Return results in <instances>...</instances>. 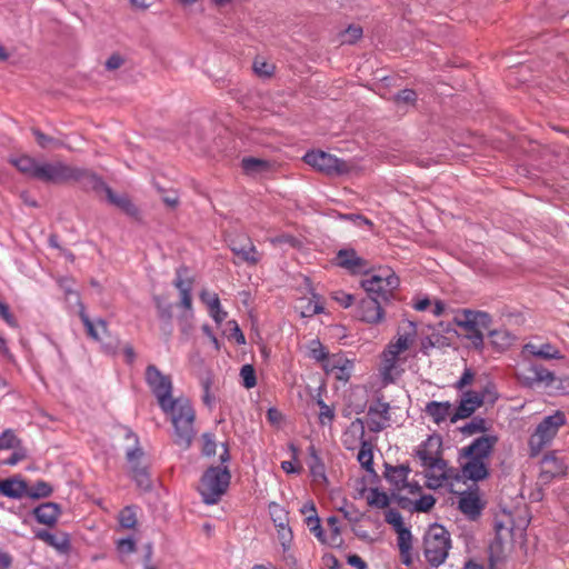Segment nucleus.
Instances as JSON below:
<instances>
[{
  "instance_id": "nucleus-36",
  "label": "nucleus",
  "mask_w": 569,
  "mask_h": 569,
  "mask_svg": "<svg viewBox=\"0 0 569 569\" xmlns=\"http://www.w3.org/2000/svg\"><path fill=\"white\" fill-rule=\"evenodd\" d=\"M106 196L111 204L118 207L127 214L131 217H136L138 214L137 207L131 202V200L126 194H116L112 191V189H108Z\"/></svg>"
},
{
  "instance_id": "nucleus-37",
  "label": "nucleus",
  "mask_w": 569,
  "mask_h": 569,
  "mask_svg": "<svg viewBox=\"0 0 569 569\" xmlns=\"http://www.w3.org/2000/svg\"><path fill=\"white\" fill-rule=\"evenodd\" d=\"M308 451H309V457H310L308 466H309L311 476L313 477L315 480H323V481L327 480L325 463L322 462L321 458L319 457L315 446H310L308 448Z\"/></svg>"
},
{
  "instance_id": "nucleus-55",
  "label": "nucleus",
  "mask_w": 569,
  "mask_h": 569,
  "mask_svg": "<svg viewBox=\"0 0 569 569\" xmlns=\"http://www.w3.org/2000/svg\"><path fill=\"white\" fill-rule=\"evenodd\" d=\"M154 302L158 309L159 318L170 322L172 319V305L164 302L160 297H154Z\"/></svg>"
},
{
  "instance_id": "nucleus-38",
  "label": "nucleus",
  "mask_w": 569,
  "mask_h": 569,
  "mask_svg": "<svg viewBox=\"0 0 569 569\" xmlns=\"http://www.w3.org/2000/svg\"><path fill=\"white\" fill-rule=\"evenodd\" d=\"M241 167L247 174H256L269 171L271 163L263 159L248 157L242 159Z\"/></svg>"
},
{
  "instance_id": "nucleus-54",
  "label": "nucleus",
  "mask_w": 569,
  "mask_h": 569,
  "mask_svg": "<svg viewBox=\"0 0 569 569\" xmlns=\"http://www.w3.org/2000/svg\"><path fill=\"white\" fill-rule=\"evenodd\" d=\"M320 412H319V421L321 425H329L332 422L335 418V410L328 406L322 399H318L317 401Z\"/></svg>"
},
{
  "instance_id": "nucleus-62",
  "label": "nucleus",
  "mask_w": 569,
  "mask_h": 569,
  "mask_svg": "<svg viewBox=\"0 0 569 569\" xmlns=\"http://www.w3.org/2000/svg\"><path fill=\"white\" fill-rule=\"evenodd\" d=\"M211 318L216 321L217 325H221L227 319V311H224L221 307L220 302H213L211 308L208 309Z\"/></svg>"
},
{
  "instance_id": "nucleus-27",
  "label": "nucleus",
  "mask_w": 569,
  "mask_h": 569,
  "mask_svg": "<svg viewBox=\"0 0 569 569\" xmlns=\"http://www.w3.org/2000/svg\"><path fill=\"white\" fill-rule=\"evenodd\" d=\"M79 317L87 329L88 336L93 340L102 342L103 337L109 335L108 325L103 319L99 318L92 321L83 308H81Z\"/></svg>"
},
{
  "instance_id": "nucleus-40",
  "label": "nucleus",
  "mask_w": 569,
  "mask_h": 569,
  "mask_svg": "<svg viewBox=\"0 0 569 569\" xmlns=\"http://www.w3.org/2000/svg\"><path fill=\"white\" fill-rule=\"evenodd\" d=\"M308 357L317 362H320L323 367L326 361H328L331 356L318 339H313L308 345Z\"/></svg>"
},
{
  "instance_id": "nucleus-6",
  "label": "nucleus",
  "mask_w": 569,
  "mask_h": 569,
  "mask_svg": "<svg viewBox=\"0 0 569 569\" xmlns=\"http://www.w3.org/2000/svg\"><path fill=\"white\" fill-rule=\"evenodd\" d=\"M398 276L389 268L379 269L378 273L361 281V287L368 296L381 301H389L393 291L399 287Z\"/></svg>"
},
{
  "instance_id": "nucleus-34",
  "label": "nucleus",
  "mask_w": 569,
  "mask_h": 569,
  "mask_svg": "<svg viewBox=\"0 0 569 569\" xmlns=\"http://www.w3.org/2000/svg\"><path fill=\"white\" fill-rule=\"evenodd\" d=\"M83 174L77 182H81L83 189L93 190L96 192H104L107 194V190L111 189L99 176L96 173L83 169Z\"/></svg>"
},
{
  "instance_id": "nucleus-30",
  "label": "nucleus",
  "mask_w": 569,
  "mask_h": 569,
  "mask_svg": "<svg viewBox=\"0 0 569 569\" xmlns=\"http://www.w3.org/2000/svg\"><path fill=\"white\" fill-rule=\"evenodd\" d=\"M27 492V482L19 477L0 480V493L7 498L20 499Z\"/></svg>"
},
{
  "instance_id": "nucleus-53",
  "label": "nucleus",
  "mask_w": 569,
  "mask_h": 569,
  "mask_svg": "<svg viewBox=\"0 0 569 569\" xmlns=\"http://www.w3.org/2000/svg\"><path fill=\"white\" fill-rule=\"evenodd\" d=\"M323 312V306L320 303L319 299H308L306 300V305L301 307V317H312L315 315Z\"/></svg>"
},
{
  "instance_id": "nucleus-7",
  "label": "nucleus",
  "mask_w": 569,
  "mask_h": 569,
  "mask_svg": "<svg viewBox=\"0 0 569 569\" xmlns=\"http://www.w3.org/2000/svg\"><path fill=\"white\" fill-rule=\"evenodd\" d=\"M82 174V168L70 166L63 161H43L39 164L36 179L46 183L61 184L78 181Z\"/></svg>"
},
{
  "instance_id": "nucleus-21",
  "label": "nucleus",
  "mask_w": 569,
  "mask_h": 569,
  "mask_svg": "<svg viewBox=\"0 0 569 569\" xmlns=\"http://www.w3.org/2000/svg\"><path fill=\"white\" fill-rule=\"evenodd\" d=\"M458 508L469 519H477L483 509L478 488L461 492L458 499Z\"/></svg>"
},
{
  "instance_id": "nucleus-32",
  "label": "nucleus",
  "mask_w": 569,
  "mask_h": 569,
  "mask_svg": "<svg viewBox=\"0 0 569 569\" xmlns=\"http://www.w3.org/2000/svg\"><path fill=\"white\" fill-rule=\"evenodd\" d=\"M36 538L53 547L60 552H67L70 548V540L67 535L57 536L46 529L38 530Z\"/></svg>"
},
{
  "instance_id": "nucleus-39",
  "label": "nucleus",
  "mask_w": 569,
  "mask_h": 569,
  "mask_svg": "<svg viewBox=\"0 0 569 569\" xmlns=\"http://www.w3.org/2000/svg\"><path fill=\"white\" fill-rule=\"evenodd\" d=\"M433 442L437 445V447L439 448L440 447V441L439 440H435L432 438H429L427 441H425L420 447L419 449L417 450V457L419 458V460L421 461V466L425 468L426 466H428L429 463H432V461H429L428 458L430 459H438L439 458V452L438 450L436 451H432L430 449V447L433 445Z\"/></svg>"
},
{
  "instance_id": "nucleus-29",
  "label": "nucleus",
  "mask_w": 569,
  "mask_h": 569,
  "mask_svg": "<svg viewBox=\"0 0 569 569\" xmlns=\"http://www.w3.org/2000/svg\"><path fill=\"white\" fill-rule=\"evenodd\" d=\"M61 512L60 506L54 502H44L33 509L36 520L46 526H53Z\"/></svg>"
},
{
  "instance_id": "nucleus-57",
  "label": "nucleus",
  "mask_w": 569,
  "mask_h": 569,
  "mask_svg": "<svg viewBox=\"0 0 569 569\" xmlns=\"http://www.w3.org/2000/svg\"><path fill=\"white\" fill-rule=\"evenodd\" d=\"M385 520L392 526L395 531L406 527L401 513L396 509H389L385 515Z\"/></svg>"
},
{
  "instance_id": "nucleus-42",
  "label": "nucleus",
  "mask_w": 569,
  "mask_h": 569,
  "mask_svg": "<svg viewBox=\"0 0 569 569\" xmlns=\"http://www.w3.org/2000/svg\"><path fill=\"white\" fill-rule=\"evenodd\" d=\"M132 479L137 483L138 488L143 491H149L152 488V481L150 479V475L148 468L144 466H136L133 467V472L131 473Z\"/></svg>"
},
{
  "instance_id": "nucleus-24",
  "label": "nucleus",
  "mask_w": 569,
  "mask_h": 569,
  "mask_svg": "<svg viewBox=\"0 0 569 569\" xmlns=\"http://www.w3.org/2000/svg\"><path fill=\"white\" fill-rule=\"evenodd\" d=\"M300 512L306 517L305 522L310 532L315 535L320 543L327 545L328 538L322 529L320 518L317 515V509L313 502L309 501L305 503L301 507Z\"/></svg>"
},
{
  "instance_id": "nucleus-64",
  "label": "nucleus",
  "mask_w": 569,
  "mask_h": 569,
  "mask_svg": "<svg viewBox=\"0 0 569 569\" xmlns=\"http://www.w3.org/2000/svg\"><path fill=\"white\" fill-rule=\"evenodd\" d=\"M417 99V93L412 89H403L396 94V101L402 103H413Z\"/></svg>"
},
{
  "instance_id": "nucleus-44",
  "label": "nucleus",
  "mask_w": 569,
  "mask_h": 569,
  "mask_svg": "<svg viewBox=\"0 0 569 569\" xmlns=\"http://www.w3.org/2000/svg\"><path fill=\"white\" fill-rule=\"evenodd\" d=\"M327 525L330 530V535L327 536L328 541L327 545L331 547H338L342 543V539L340 537L341 529L339 527V519L336 516H330L327 519Z\"/></svg>"
},
{
  "instance_id": "nucleus-52",
  "label": "nucleus",
  "mask_w": 569,
  "mask_h": 569,
  "mask_svg": "<svg viewBox=\"0 0 569 569\" xmlns=\"http://www.w3.org/2000/svg\"><path fill=\"white\" fill-rule=\"evenodd\" d=\"M363 30L360 26L350 24L342 33V43L352 44L362 37Z\"/></svg>"
},
{
  "instance_id": "nucleus-11",
  "label": "nucleus",
  "mask_w": 569,
  "mask_h": 569,
  "mask_svg": "<svg viewBox=\"0 0 569 569\" xmlns=\"http://www.w3.org/2000/svg\"><path fill=\"white\" fill-rule=\"evenodd\" d=\"M458 407L450 417V421L456 423L459 420L471 417L478 408L483 405L485 396L475 390L460 391Z\"/></svg>"
},
{
  "instance_id": "nucleus-13",
  "label": "nucleus",
  "mask_w": 569,
  "mask_h": 569,
  "mask_svg": "<svg viewBox=\"0 0 569 569\" xmlns=\"http://www.w3.org/2000/svg\"><path fill=\"white\" fill-rule=\"evenodd\" d=\"M461 477L467 480L480 481L489 476L490 461L476 456L460 455Z\"/></svg>"
},
{
  "instance_id": "nucleus-23",
  "label": "nucleus",
  "mask_w": 569,
  "mask_h": 569,
  "mask_svg": "<svg viewBox=\"0 0 569 569\" xmlns=\"http://www.w3.org/2000/svg\"><path fill=\"white\" fill-rule=\"evenodd\" d=\"M567 470L566 462L558 458L555 452L545 455L541 460L540 479L548 482L552 478L563 476Z\"/></svg>"
},
{
  "instance_id": "nucleus-10",
  "label": "nucleus",
  "mask_w": 569,
  "mask_h": 569,
  "mask_svg": "<svg viewBox=\"0 0 569 569\" xmlns=\"http://www.w3.org/2000/svg\"><path fill=\"white\" fill-rule=\"evenodd\" d=\"M146 382L157 398L160 408H164V405L173 399L170 377L163 375L154 365L147 367Z\"/></svg>"
},
{
  "instance_id": "nucleus-48",
  "label": "nucleus",
  "mask_w": 569,
  "mask_h": 569,
  "mask_svg": "<svg viewBox=\"0 0 569 569\" xmlns=\"http://www.w3.org/2000/svg\"><path fill=\"white\" fill-rule=\"evenodd\" d=\"M277 528L278 539L282 546L283 551L286 552L290 549L292 542V531L290 527L284 522L277 523Z\"/></svg>"
},
{
  "instance_id": "nucleus-3",
  "label": "nucleus",
  "mask_w": 569,
  "mask_h": 569,
  "mask_svg": "<svg viewBox=\"0 0 569 569\" xmlns=\"http://www.w3.org/2000/svg\"><path fill=\"white\" fill-rule=\"evenodd\" d=\"M451 549L450 532L439 523H432L423 536V556L432 567H439L448 558Z\"/></svg>"
},
{
  "instance_id": "nucleus-31",
  "label": "nucleus",
  "mask_w": 569,
  "mask_h": 569,
  "mask_svg": "<svg viewBox=\"0 0 569 569\" xmlns=\"http://www.w3.org/2000/svg\"><path fill=\"white\" fill-rule=\"evenodd\" d=\"M452 406L449 401H429L426 405L425 412L436 423H441L450 418Z\"/></svg>"
},
{
  "instance_id": "nucleus-47",
  "label": "nucleus",
  "mask_w": 569,
  "mask_h": 569,
  "mask_svg": "<svg viewBox=\"0 0 569 569\" xmlns=\"http://www.w3.org/2000/svg\"><path fill=\"white\" fill-rule=\"evenodd\" d=\"M21 445V440L17 437L14 430L6 429L0 435V450L17 449Z\"/></svg>"
},
{
  "instance_id": "nucleus-43",
  "label": "nucleus",
  "mask_w": 569,
  "mask_h": 569,
  "mask_svg": "<svg viewBox=\"0 0 569 569\" xmlns=\"http://www.w3.org/2000/svg\"><path fill=\"white\" fill-rule=\"evenodd\" d=\"M367 503L370 507L383 509L387 508L390 503V499L388 495L383 491H380L378 488H370L366 496Z\"/></svg>"
},
{
  "instance_id": "nucleus-9",
  "label": "nucleus",
  "mask_w": 569,
  "mask_h": 569,
  "mask_svg": "<svg viewBox=\"0 0 569 569\" xmlns=\"http://www.w3.org/2000/svg\"><path fill=\"white\" fill-rule=\"evenodd\" d=\"M303 161L319 172L328 176L347 173L349 166L346 161L322 150H310L303 156Z\"/></svg>"
},
{
  "instance_id": "nucleus-20",
  "label": "nucleus",
  "mask_w": 569,
  "mask_h": 569,
  "mask_svg": "<svg viewBox=\"0 0 569 569\" xmlns=\"http://www.w3.org/2000/svg\"><path fill=\"white\" fill-rule=\"evenodd\" d=\"M521 355L523 358L530 356L542 360H561L565 358L561 351L550 342L541 345L527 342L522 347Z\"/></svg>"
},
{
  "instance_id": "nucleus-17",
  "label": "nucleus",
  "mask_w": 569,
  "mask_h": 569,
  "mask_svg": "<svg viewBox=\"0 0 569 569\" xmlns=\"http://www.w3.org/2000/svg\"><path fill=\"white\" fill-rule=\"evenodd\" d=\"M337 266L348 270L351 274L366 272L369 268L367 260L358 256L355 249H340L336 256Z\"/></svg>"
},
{
  "instance_id": "nucleus-1",
  "label": "nucleus",
  "mask_w": 569,
  "mask_h": 569,
  "mask_svg": "<svg viewBox=\"0 0 569 569\" xmlns=\"http://www.w3.org/2000/svg\"><path fill=\"white\" fill-rule=\"evenodd\" d=\"M161 410L170 417L174 443L183 450L190 448L196 436V412L190 400L183 397L172 399Z\"/></svg>"
},
{
  "instance_id": "nucleus-26",
  "label": "nucleus",
  "mask_w": 569,
  "mask_h": 569,
  "mask_svg": "<svg viewBox=\"0 0 569 569\" xmlns=\"http://www.w3.org/2000/svg\"><path fill=\"white\" fill-rule=\"evenodd\" d=\"M187 274V268L180 267L176 270V279L173 281V286L179 290L180 293V303L181 306L187 309H192V297H191V290H192V279L186 278Z\"/></svg>"
},
{
  "instance_id": "nucleus-33",
  "label": "nucleus",
  "mask_w": 569,
  "mask_h": 569,
  "mask_svg": "<svg viewBox=\"0 0 569 569\" xmlns=\"http://www.w3.org/2000/svg\"><path fill=\"white\" fill-rule=\"evenodd\" d=\"M10 162L23 174L29 178L36 179L37 170L39 169L40 162L34 158L23 154L17 158H11Z\"/></svg>"
},
{
  "instance_id": "nucleus-16",
  "label": "nucleus",
  "mask_w": 569,
  "mask_h": 569,
  "mask_svg": "<svg viewBox=\"0 0 569 569\" xmlns=\"http://www.w3.org/2000/svg\"><path fill=\"white\" fill-rule=\"evenodd\" d=\"M353 361L342 353L331 355L330 359L323 365L327 375L333 376L337 380L347 382L353 370Z\"/></svg>"
},
{
  "instance_id": "nucleus-14",
  "label": "nucleus",
  "mask_w": 569,
  "mask_h": 569,
  "mask_svg": "<svg viewBox=\"0 0 569 569\" xmlns=\"http://www.w3.org/2000/svg\"><path fill=\"white\" fill-rule=\"evenodd\" d=\"M428 460L432 461V463L425 467L427 485L429 488H440L455 477L453 471L448 469L447 462L441 457L438 459L428 458Z\"/></svg>"
},
{
  "instance_id": "nucleus-56",
  "label": "nucleus",
  "mask_w": 569,
  "mask_h": 569,
  "mask_svg": "<svg viewBox=\"0 0 569 569\" xmlns=\"http://www.w3.org/2000/svg\"><path fill=\"white\" fill-rule=\"evenodd\" d=\"M475 380V372L470 368H465L461 377L453 383L457 391H466V387L472 385Z\"/></svg>"
},
{
  "instance_id": "nucleus-63",
  "label": "nucleus",
  "mask_w": 569,
  "mask_h": 569,
  "mask_svg": "<svg viewBox=\"0 0 569 569\" xmlns=\"http://www.w3.org/2000/svg\"><path fill=\"white\" fill-rule=\"evenodd\" d=\"M253 70L260 77H270L273 73L274 67L268 62L254 60Z\"/></svg>"
},
{
  "instance_id": "nucleus-2",
  "label": "nucleus",
  "mask_w": 569,
  "mask_h": 569,
  "mask_svg": "<svg viewBox=\"0 0 569 569\" xmlns=\"http://www.w3.org/2000/svg\"><path fill=\"white\" fill-rule=\"evenodd\" d=\"M408 327L410 330L405 331L403 333L399 330L396 340L390 341L382 352L379 373L385 385L395 382L396 378L399 376V356L407 351L415 342L416 328L412 322H410Z\"/></svg>"
},
{
  "instance_id": "nucleus-28",
  "label": "nucleus",
  "mask_w": 569,
  "mask_h": 569,
  "mask_svg": "<svg viewBox=\"0 0 569 569\" xmlns=\"http://www.w3.org/2000/svg\"><path fill=\"white\" fill-rule=\"evenodd\" d=\"M410 473V468L408 466H388L386 468L385 477L388 482H390L396 491L406 490L408 482V476Z\"/></svg>"
},
{
  "instance_id": "nucleus-51",
  "label": "nucleus",
  "mask_w": 569,
  "mask_h": 569,
  "mask_svg": "<svg viewBox=\"0 0 569 569\" xmlns=\"http://www.w3.org/2000/svg\"><path fill=\"white\" fill-rule=\"evenodd\" d=\"M240 377L246 389H251L257 385L256 370L252 365H244L240 369Z\"/></svg>"
},
{
  "instance_id": "nucleus-58",
  "label": "nucleus",
  "mask_w": 569,
  "mask_h": 569,
  "mask_svg": "<svg viewBox=\"0 0 569 569\" xmlns=\"http://www.w3.org/2000/svg\"><path fill=\"white\" fill-rule=\"evenodd\" d=\"M211 385H212V379L210 377H207V378L202 379V381H201V387H202V390H203L202 401L210 409L216 403V398L210 392Z\"/></svg>"
},
{
  "instance_id": "nucleus-19",
  "label": "nucleus",
  "mask_w": 569,
  "mask_h": 569,
  "mask_svg": "<svg viewBox=\"0 0 569 569\" xmlns=\"http://www.w3.org/2000/svg\"><path fill=\"white\" fill-rule=\"evenodd\" d=\"M390 406L388 402L378 399L376 403L368 409V427L372 432H380L390 420Z\"/></svg>"
},
{
  "instance_id": "nucleus-60",
  "label": "nucleus",
  "mask_w": 569,
  "mask_h": 569,
  "mask_svg": "<svg viewBox=\"0 0 569 569\" xmlns=\"http://www.w3.org/2000/svg\"><path fill=\"white\" fill-rule=\"evenodd\" d=\"M270 242L273 246H288L291 248H296L300 244L299 240L296 237L288 233L270 238Z\"/></svg>"
},
{
  "instance_id": "nucleus-15",
  "label": "nucleus",
  "mask_w": 569,
  "mask_h": 569,
  "mask_svg": "<svg viewBox=\"0 0 569 569\" xmlns=\"http://www.w3.org/2000/svg\"><path fill=\"white\" fill-rule=\"evenodd\" d=\"M497 442V436L482 435L473 439L470 445L461 448V456H476L490 461V457Z\"/></svg>"
},
{
  "instance_id": "nucleus-22",
  "label": "nucleus",
  "mask_w": 569,
  "mask_h": 569,
  "mask_svg": "<svg viewBox=\"0 0 569 569\" xmlns=\"http://www.w3.org/2000/svg\"><path fill=\"white\" fill-rule=\"evenodd\" d=\"M357 315L360 320L371 325L380 323L385 318L380 300L370 296L368 299L361 300Z\"/></svg>"
},
{
  "instance_id": "nucleus-5",
  "label": "nucleus",
  "mask_w": 569,
  "mask_h": 569,
  "mask_svg": "<svg viewBox=\"0 0 569 569\" xmlns=\"http://www.w3.org/2000/svg\"><path fill=\"white\" fill-rule=\"evenodd\" d=\"M567 423L566 415L557 410L552 415L545 417L536 427L529 439L530 456L535 457L548 445L559 431V428Z\"/></svg>"
},
{
  "instance_id": "nucleus-12",
  "label": "nucleus",
  "mask_w": 569,
  "mask_h": 569,
  "mask_svg": "<svg viewBox=\"0 0 569 569\" xmlns=\"http://www.w3.org/2000/svg\"><path fill=\"white\" fill-rule=\"evenodd\" d=\"M518 378L523 386L529 388L540 383L550 386L556 380V376L552 371L536 363H528L518 373Z\"/></svg>"
},
{
  "instance_id": "nucleus-45",
  "label": "nucleus",
  "mask_w": 569,
  "mask_h": 569,
  "mask_svg": "<svg viewBox=\"0 0 569 569\" xmlns=\"http://www.w3.org/2000/svg\"><path fill=\"white\" fill-rule=\"evenodd\" d=\"M488 430L487 421L481 417H473L469 422L460 428L465 436H472Z\"/></svg>"
},
{
  "instance_id": "nucleus-49",
  "label": "nucleus",
  "mask_w": 569,
  "mask_h": 569,
  "mask_svg": "<svg viewBox=\"0 0 569 569\" xmlns=\"http://www.w3.org/2000/svg\"><path fill=\"white\" fill-rule=\"evenodd\" d=\"M398 535V547L401 553H407L412 548V535L409 528L403 527L396 531Z\"/></svg>"
},
{
  "instance_id": "nucleus-46",
  "label": "nucleus",
  "mask_w": 569,
  "mask_h": 569,
  "mask_svg": "<svg viewBox=\"0 0 569 569\" xmlns=\"http://www.w3.org/2000/svg\"><path fill=\"white\" fill-rule=\"evenodd\" d=\"M52 493V487L46 481H37L30 489L27 488L26 495L32 499L47 498Z\"/></svg>"
},
{
  "instance_id": "nucleus-61",
  "label": "nucleus",
  "mask_w": 569,
  "mask_h": 569,
  "mask_svg": "<svg viewBox=\"0 0 569 569\" xmlns=\"http://www.w3.org/2000/svg\"><path fill=\"white\" fill-rule=\"evenodd\" d=\"M436 503V499L431 495H425L421 496L416 502H415V510L419 512H427L429 511Z\"/></svg>"
},
{
  "instance_id": "nucleus-59",
  "label": "nucleus",
  "mask_w": 569,
  "mask_h": 569,
  "mask_svg": "<svg viewBox=\"0 0 569 569\" xmlns=\"http://www.w3.org/2000/svg\"><path fill=\"white\" fill-rule=\"evenodd\" d=\"M217 442L214 439V435L212 433H203L202 435V453L207 457H211L216 455Z\"/></svg>"
},
{
  "instance_id": "nucleus-4",
  "label": "nucleus",
  "mask_w": 569,
  "mask_h": 569,
  "mask_svg": "<svg viewBox=\"0 0 569 569\" xmlns=\"http://www.w3.org/2000/svg\"><path fill=\"white\" fill-rule=\"evenodd\" d=\"M231 480L228 466L210 467L200 479L199 493L206 505L217 503L227 492Z\"/></svg>"
},
{
  "instance_id": "nucleus-50",
  "label": "nucleus",
  "mask_w": 569,
  "mask_h": 569,
  "mask_svg": "<svg viewBox=\"0 0 569 569\" xmlns=\"http://www.w3.org/2000/svg\"><path fill=\"white\" fill-rule=\"evenodd\" d=\"M119 523L122 528L132 529L137 523V513L133 507H126L119 515Z\"/></svg>"
},
{
  "instance_id": "nucleus-25",
  "label": "nucleus",
  "mask_w": 569,
  "mask_h": 569,
  "mask_svg": "<svg viewBox=\"0 0 569 569\" xmlns=\"http://www.w3.org/2000/svg\"><path fill=\"white\" fill-rule=\"evenodd\" d=\"M341 441L347 450H355L365 440V422L356 418L342 433Z\"/></svg>"
},
{
  "instance_id": "nucleus-35",
  "label": "nucleus",
  "mask_w": 569,
  "mask_h": 569,
  "mask_svg": "<svg viewBox=\"0 0 569 569\" xmlns=\"http://www.w3.org/2000/svg\"><path fill=\"white\" fill-rule=\"evenodd\" d=\"M126 438L132 439L134 442V447L130 448L126 451L127 461L130 466L131 473L133 472V467L136 466H142L141 460L143 458V450L139 446V439L134 432H132L130 429L126 430Z\"/></svg>"
},
{
  "instance_id": "nucleus-8",
  "label": "nucleus",
  "mask_w": 569,
  "mask_h": 569,
  "mask_svg": "<svg viewBox=\"0 0 569 569\" xmlns=\"http://www.w3.org/2000/svg\"><path fill=\"white\" fill-rule=\"evenodd\" d=\"M457 325L466 331V337L471 341L475 348H482L483 332L491 325V317L483 311L463 310L457 319Z\"/></svg>"
},
{
  "instance_id": "nucleus-41",
  "label": "nucleus",
  "mask_w": 569,
  "mask_h": 569,
  "mask_svg": "<svg viewBox=\"0 0 569 569\" xmlns=\"http://www.w3.org/2000/svg\"><path fill=\"white\" fill-rule=\"evenodd\" d=\"M357 460L365 470L369 472L373 471L372 446L369 441H362L357 456Z\"/></svg>"
},
{
  "instance_id": "nucleus-18",
  "label": "nucleus",
  "mask_w": 569,
  "mask_h": 569,
  "mask_svg": "<svg viewBox=\"0 0 569 569\" xmlns=\"http://www.w3.org/2000/svg\"><path fill=\"white\" fill-rule=\"evenodd\" d=\"M230 249L241 261L248 264H257L261 259V254L258 252L256 246L246 236L232 239Z\"/></svg>"
}]
</instances>
